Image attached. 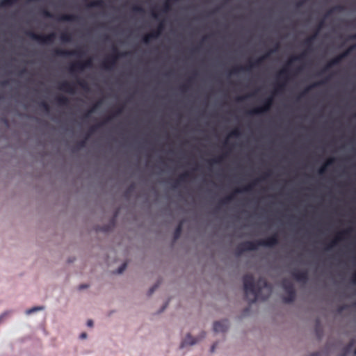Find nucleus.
Returning <instances> with one entry per match:
<instances>
[{"label":"nucleus","mask_w":356,"mask_h":356,"mask_svg":"<svg viewBox=\"0 0 356 356\" xmlns=\"http://www.w3.org/2000/svg\"><path fill=\"white\" fill-rule=\"evenodd\" d=\"M241 136V131H240V129L238 128H236L229 132V134L228 135V138H232V137L238 138Z\"/></svg>","instance_id":"obj_36"},{"label":"nucleus","mask_w":356,"mask_h":356,"mask_svg":"<svg viewBox=\"0 0 356 356\" xmlns=\"http://www.w3.org/2000/svg\"><path fill=\"white\" fill-rule=\"evenodd\" d=\"M86 140H87V138L83 140H81L79 143V147L80 148H82V147H84L86 146Z\"/></svg>","instance_id":"obj_57"},{"label":"nucleus","mask_w":356,"mask_h":356,"mask_svg":"<svg viewBox=\"0 0 356 356\" xmlns=\"http://www.w3.org/2000/svg\"><path fill=\"white\" fill-rule=\"evenodd\" d=\"M273 104V97L272 95L266 97L261 106H257L248 111V114L250 115H261L268 112Z\"/></svg>","instance_id":"obj_3"},{"label":"nucleus","mask_w":356,"mask_h":356,"mask_svg":"<svg viewBox=\"0 0 356 356\" xmlns=\"http://www.w3.org/2000/svg\"><path fill=\"white\" fill-rule=\"evenodd\" d=\"M278 243V236L276 234L266 238L264 240L258 241L259 247L272 248Z\"/></svg>","instance_id":"obj_12"},{"label":"nucleus","mask_w":356,"mask_h":356,"mask_svg":"<svg viewBox=\"0 0 356 356\" xmlns=\"http://www.w3.org/2000/svg\"><path fill=\"white\" fill-rule=\"evenodd\" d=\"M158 33H147L145 34L143 37V42L145 44H147L150 42V41L152 40V39H156L158 38Z\"/></svg>","instance_id":"obj_23"},{"label":"nucleus","mask_w":356,"mask_h":356,"mask_svg":"<svg viewBox=\"0 0 356 356\" xmlns=\"http://www.w3.org/2000/svg\"><path fill=\"white\" fill-rule=\"evenodd\" d=\"M163 29H164V24H163V22H161L159 24V25H158V26H157L156 30V31H152V33H158V34H159V35H158V38H159V37L161 35V33H162V31H163Z\"/></svg>","instance_id":"obj_41"},{"label":"nucleus","mask_w":356,"mask_h":356,"mask_svg":"<svg viewBox=\"0 0 356 356\" xmlns=\"http://www.w3.org/2000/svg\"><path fill=\"white\" fill-rule=\"evenodd\" d=\"M350 282L353 284L356 285V271H355L353 273V275L351 276Z\"/></svg>","instance_id":"obj_51"},{"label":"nucleus","mask_w":356,"mask_h":356,"mask_svg":"<svg viewBox=\"0 0 356 356\" xmlns=\"http://www.w3.org/2000/svg\"><path fill=\"white\" fill-rule=\"evenodd\" d=\"M58 89L60 91L65 92L70 95H74L76 92L75 87L73 83L63 81L58 83Z\"/></svg>","instance_id":"obj_14"},{"label":"nucleus","mask_w":356,"mask_h":356,"mask_svg":"<svg viewBox=\"0 0 356 356\" xmlns=\"http://www.w3.org/2000/svg\"><path fill=\"white\" fill-rule=\"evenodd\" d=\"M325 83V81H316L312 84H310L309 86H307L304 90L300 93V97L299 98L302 97H304L307 93H308L312 89L314 88H316L318 86H320L321 85H323L324 83Z\"/></svg>","instance_id":"obj_19"},{"label":"nucleus","mask_w":356,"mask_h":356,"mask_svg":"<svg viewBox=\"0 0 356 356\" xmlns=\"http://www.w3.org/2000/svg\"><path fill=\"white\" fill-rule=\"evenodd\" d=\"M307 0H300L298 1V2H296V6L297 8H300L302 7L305 3V2L307 1Z\"/></svg>","instance_id":"obj_50"},{"label":"nucleus","mask_w":356,"mask_h":356,"mask_svg":"<svg viewBox=\"0 0 356 356\" xmlns=\"http://www.w3.org/2000/svg\"><path fill=\"white\" fill-rule=\"evenodd\" d=\"M86 70L83 62H76L72 63L69 67V72L71 74H74L78 72H82Z\"/></svg>","instance_id":"obj_18"},{"label":"nucleus","mask_w":356,"mask_h":356,"mask_svg":"<svg viewBox=\"0 0 356 356\" xmlns=\"http://www.w3.org/2000/svg\"><path fill=\"white\" fill-rule=\"evenodd\" d=\"M86 69H90L92 67V60L91 58L83 62Z\"/></svg>","instance_id":"obj_44"},{"label":"nucleus","mask_w":356,"mask_h":356,"mask_svg":"<svg viewBox=\"0 0 356 356\" xmlns=\"http://www.w3.org/2000/svg\"><path fill=\"white\" fill-rule=\"evenodd\" d=\"M115 118V117L113 116V115H108L104 120V122H103L102 123H100L102 124V126L106 123H108L109 122H111V120H113V119Z\"/></svg>","instance_id":"obj_48"},{"label":"nucleus","mask_w":356,"mask_h":356,"mask_svg":"<svg viewBox=\"0 0 356 356\" xmlns=\"http://www.w3.org/2000/svg\"><path fill=\"white\" fill-rule=\"evenodd\" d=\"M54 53L56 56L60 57L75 56L77 58H81L83 56L81 51L79 50H65L56 49H54Z\"/></svg>","instance_id":"obj_10"},{"label":"nucleus","mask_w":356,"mask_h":356,"mask_svg":"<svg viewBox=\"0 0 356 356\" xmlns=\"http://www.w3.org/2000/svg\"><path fill=\"white\" fill-rule=\"evenodd\" d=\"M282 286L288 293V296L284 298V302L289 303L293 301L296 296L293 284L288 280H284L282 282Z\"/></svg>","instance_id":"obj_6"},{"label":"nucleus","mask_w":356,"mask_h":356,"mask_svg":"<svg viewBox=\"0 0 356 356\" xmlns=\"http://www.w3.org/2000/svg\"><path fill=\"white\" fill-rule=\"evenodd\" d=\"M327 168H328V167H327V166L325 165V164H324V163H323V165H322L318 168V175H323V174L326 172V170H327Z\"/></svg>","instance_id":"obj_46"},{"label":"nucleus","mask_w":356,"mask_h":356,"mask_svg":"<svg viewBox=\"0 0 356 356\" xmlns=\"http://www.w3.org/2000/svg\"><path fill=\"white\" fill-rule=\"evenodd\" d=\"M300 57H295V56H291L286 62V65L284 67H286L288 70V74L289 75V72L288 67L290 66L293 62L299 61Z\"/></svg>","instance_id":"obj_38"},{"label":"nucleus","mask_w":356,"mask_h":356,"mask_svg":"<svg viewBox=\"0 0 356 356\" xmlns=\"http://www.w3.org/2000/svg\"><path fill=\"white\" fill-rule=\"evenodd\" d=\"M41 14L43 17H46V18H49V19L54 18V15L50 11L47 10V9H42L41 10Z\"/></svg>","instance_id":"obj_39"},{"label":"nucleus","mask_w":356,"mask_h":356,"mask_svg":"<svg viewBox=\"0 0 356 356\" xmlns=\"http://www.w3.org/2000/svg\"><path fill=\"white\" fill-rule=\"evenodd\" d=\"M56 102L58 106H67L69 105V99L65 96H58L56 98Z\"/></svg>","instance_id":"obj_26"},{"label":"nucleus","mask_w":356,"mask_h":356,"mask_svg":"<svg viewBox=\"0 0 356 356\" xmlns=\"http://www.w3.org/2000/svg\"><path fill=\"white\" fill-rule=\"evenodd\" d=\"M226 154H222L218 157L213 158L208 161L209 164L211 165H217L221 163L225 159Z\"/></svg>","instance_id":"obj_30"},{"label":"nucleus","mask_w":356,"mask_h":356,"mask_svg":"<svg viewBox=\"0 0 356 356\" xmlns=\"http://www.w3.org/2000/svg\"><path fill=\"white\" fill-rule=\"evenodd\" d=\"M292 276L300 282H306L308 280V275L307 271H300L294 270L291 273Z\"/></svg>","instance_id":"obj_16"},{"label":"nucleus","mask_w":356,"mask_h":356,"mask_svg":"<svg viewBox=\"0 0 356 356\" xmlns=\"http://www.w3.org/2000/svg\"><path fill=\"white\" fill-rule=\"evenodd\" d=\"M278 46L277 45L275 47L269 49L265 54L257 58L254 60V64L257 65L258 67L262 63V62L267 58H268L273 54H275L277 51Z\"/></svg>","instance_id":"obj_15"},{"label":"nucleus","mask_w":356,"mask_h":356,"mask_svg":"<svg viewBox=\"0 0 356 356\" xmlns=\"http://www.w3.org/2000/svg\"><path fill=\"white\" fill-rule=\"evenodd\" d=\"M190 174L188 172H184L179 175L178 179L174 183L173 188H177L180 182H184L189 177Z\"/></svg>","instance_id":"obj_24"},{"label":"nucleus","mask_w":356,"mask_h":356,"mask_svg":"<svg viewBox=\"0 0 356 356\" xmlns=\"http://www.w3.org/2000/svg\"><path fill=\"white\" fill-rule=\"evenodd\" d=\"M252 95H253V94H250V95H245V96H239L237 97V101H238V102L243 101L244 99H245L248 97H251Z\"/></svg>","instance_id":"obj_53"},{"label":"nucleus","mask_w":356,"mask_h":356,"mask_svg":"<svg viewBox=\"0 0 356 356\" xmlns=\"http://www.w3.org/2000/svg\"><path fill=\"white\" fill-rule=\"evenodd\" d=\"M127 264H126V263L122 264V265H121V266L118 268V270L115 271V273H117V274H121V273H122L125 270V269L127 268Z\"/></svg>","instance_id":"obj_45"},{"label":"nucleus","mask_w":356,"mask_h":356,"mask_svg":"<svg viewBox=\"0 0 356 356\" xmlns=\"http://www.w3.org/2000/svg\"><path fill=\"white\" fill-rule=\"evenodd\" d=\"M101 126H102V124L99 123V124H98L97 125L91 127V128L90 129V133L94 132L97 129H98Z\"/></svg>","instance_id":"obj_56"},{"label":"nucleus","mask_w":356,"mask_h":356,"mask_svg":"<svg viewBox=\"0 0 356 356\" xmlns=\"http://www.w3.org/2000/svg\"><path fill=\"white\" fill-rule=\"evenodd\" d=\"M235 192L234 191L232 194L225 196L224 198L221 199L220 200V204L222 205H226L228 204L231 201H232L234 199Z\"/></svg>","instance_id":"obj_31"},{"label":"nucleus","mask_w":356,"mask_h":356,"mask_svg":"<svg viewBox=\"0 0 356 356\" xmlns=\"http://www.w3.org/2000/svg\"><path fill=\"white\" fill-rule=\"evenodd\" d=\"M17 0H1L0 7L10 6L15 4Z\"/></svg>","instance_id":"obj_35"},{"label":"nucleus","mask_w":356,"mask_h":356,"mask_svg":"<svg viewBox=\"0 0 356 356\" xmlns=\"http://www.w3.org/2000/svg\"><path fill=\"white\" fill-rule=\"evenodd\" d=\"M170 9H171V6H170V1H168V0H165V3H163V9H162L163 13H167L170 10Z\"/></svg>","instance_id":"obj_40"},{"label":"nucleus","mask_w":356,"mask_h":356,"mask_svg":"<svg viewBox=\"0 0 356 356\" xmlns=\"http://www.w3.org/2000/svg\"><path fill=\"white\" fill-rule=\"evenodd\" d=\"M44 309H45L44 306H35V307H33L30 309H26L24 313L26 316H29L33 313L44 311Z\"/></svg>","instance_id":"obj_27"},{"label":"nucleus","mask_w":356,"mask_h":356,"mask_svg":"<svg viewBox=\"0 0 356 356\" xmlns=\"http://www.w3.org/2000/svg\"><path fill=\"white\" fill-rule=\"evenodd\" d=\"M181 230H182V223L180 222L178 225V226L177 227V228L175 229V231L174 233V239L175 240H177L179 238Z\"/></svg>","instance_id":"obj_37"},{"label":"nucleus","mask_w":356,"mask_h":356,"mask_svg":"<svg viewBox=\"0 0 356 356\" xmlns=\"http://www.w3.org/2000/svg\"><path fill=\"white\" fill-rule=\"evenodd\" d=\"M80 17L74 14H64L58 17L57 20L59 22H78Z\"/></svg>","instance_id":"obj_17"},{"label":"nucleus","mask_w":356,"mask_h":356,"mask_svg":"<svg viewBox=\"0 0 356 356\" xmlns=\"http://www.w3.org/2000/svg\"><path fill=\"white\" fill-rule=\"evenodd\" d=\"M305 56H306V52L305 51L302 52L300 54H299L298 56H295V57H300L299 61L302 60L305 58Z\"/></svg>","instance_id":"obj_55"},{"label":"nucleus","mask_w":356,"mask_h":356,"mask_svg":"<svg viewBox=\"0 0 356 356\" xmlns=\"http://www.w3.org/2000/svg\"><path fill=\"white\" fill-rule=\"evenodd\" d=\"M87 7L90 8H103L104 7V1L103 0H94L89 2L87 4Z\"/></svg>","instance_id":"obj_25"},{"label":"nucleus","mask_w":356,"mask_h":356,"mask_svg":"<svg viewBox=\"0 0 356 356\" xmlns=\"http://www.w3.org/2000/svg\"><path fill=\"white\" fill-rule=\"evenodd\" d=\"M122 111H123L122 108H118V109H117V110H116V111L113 113V116H114L115 118L118 117L119 115H120L122 114Z\"/></svg>","instance_id":"obj_49"},{"label":"nucleus","mask_w":356,"mask_h":356,"mask_svg":"<svg viewBox=\"0 0 356 356\" xmlns=\"http://www.w3.org/2000/svg\"><path fill=\"white\" fill-rule=\"evenodd\" d=\"M93 113H90V110L89 109L87 111V112L84 114L83 117L84 118H88Z\"/></svg>","instance_id":"obj_61"},{"label":"nucleus","mask_w":356,"mask_h":356,"mask_svg":"<svg viewBox=\"0 0 356 356\" xmlns=\"http://www.w3.org/2000/svg\"><path fill=\"white\" fill-rule=\"evenodd\" d=\"M198 342L195 338L193 337L191 334H187L185 340L183 341L181 346L184 347L185 346H193Z\"/></svg>","instance_id":"obj_22"},{"label":"nucleus","mask_w":356,"mask_h":356,"mask_svg":"<svg viewBox=\"0 0 356 356\" xmlns=\"http://www.w3.org/2000/svg\"><path fill=\"white\" fill-rule=\"evenodd\" d=\"M344 8L342 6L337 5L330 8L325 15V18H327L330 15H332L335 11H342Z\"/></svg>","instance_id":"obj_33"},{"label":"nucleus","mask_w":356,"mask_h":356,"mask_svg":"<svg viewBox=\"0 0 356 356\" xmlns=\"http://www.w3.org/2000/svg\"><path fill=\"white\" fill-rule=\"evenodd\" d=\"M132 11L136 13H143L145 10L142 6L136 5L132 7Z\"/></svg>","instance_id":"obj_43"},{"label":"nucleus","mask_w":356,"mask_h":356,"mask_svg":"<svg viewBox=\"0 0 356 356\" xmlns=\"http://www.w3.org/2000/svg\"><path fill=\"white\" fill-rule=\"evenodd\" d=\"M41 106L47 111H48L49 109V105L44 102H42V104H41Z\"/></svg>","instance_id":"obj_58"},{"label":"nucleus","mask_w":356,"mask_h":356,"mask_svg":"<svg viewBox=\"0 0 356 356\" xmlns=\"http://www.w3.org/2000/svg\"><path fill=\"white\" fill-rule=\"evenodd\" d=\"M88 337V334L86 332H83L80 334L79 338L81 339H86Z\"/></svg>","instance_id":"obj_62"},{"label":"nucleus","mask_w":356,"mask_h":356,"mask_svg":"<svg viewBox=\"0 0 356 356\" xmlns=\"http://www.w3.org/2000/svg\"><path fill=\"white\" fill-rule=\"evenodd\" d=\"M60 40L62 42L68 43L72 42V38L70 34L64 33L60 35Z\"/></svg>","instance_id":"obj_34"},{"label":"nucleus","mask_w":356,"mask_h":356,"mask_svg":"<svg viewBox=\"0 0 356 356\" xmlns=\"http://www.w3.org/2000/svg\"><path fill=\"white\" fill-rule=\"evenodd\" d=\"M335 161V158L334 157H330L329 159H327L326 160V161L324 163V164H325V165L327 167L332 165Z\"/></svg>","instance_id":"obj_47"},{"label":"nucleus","mask_w":356,"mask_h":356,"mask_svg":"<svg viewBox=\"0 0 356 356\" xmlns=\"http://www.w3.org/2000/svg\"><path fill=\"white\" fill-rule=\"evenodd\" d=\"M244 292L250 303H254L258 300H265L272 293V286L264 278H259L255 283L252 275L243 277Z\"/></svg>","instance_id":"obj_1"},{"label":"nucleus","mask_w":356,"mask_h":356,"mask_svg":"<svg viewBox=\"0 0 356 356\" xmlns=\"http://www.w3.org/2000/svg\"><path fill=\"white\" fill-rule=\"evenodd\" d=\"M350 40H356V33L349 36Z\"/></svg>","instance_id":"obj_64"},{"label":"nucleus","mask_w":356,"mask_h":356,"mask_svg":"<svg viewBox=\"0 0 356 356\" xmlns=\"http://www.w3.org/2000/svg\"><path fill=\"white\" fill-rule=\"evenodd\" d=\"M129 54L127 51L120 52L116 47L113 48V54L111 57L104 59L101 63V67L106 71H111L114 69L117 60L122 57Z\"/></svg>","instance_id":"obj_2"},{"label":"nucleus","mask_w":356,"mask_h":356,"mask_svg":"<svg viewBox=\"0 0 356 356\" xmlns=\"http://www.w3.org/2000/svg\"><path fill=\"white\" fill-rule=\"evenodd\" d=\"M229 327V322L227 319L213 323V330L217 333H223L227 331Z\"/></svg>","instance_id":"obj_13"},{"label":"nucleus","mask_w":356,"mask_h":356,"mask_svg":"<svg viewBox=\"0 0 356 356\" xmlns=\"http://www.w3.org/2000/svg\"><path fill=\"white\" fill-rule=\"evenodd\" d=\"M351 232L352 228H348L339 232L336 237L332 240L329 244H327V245L325 248V250L326 251H330L334 247L337 245L339 241H343L345 238V236H349Z\"/></svg>","instance_id":"obj_7"},{"label":"nucleus","mask_w":356,"mask_h":356,"mask_svg":"<svg viewBox=\"0 0 356 356\" xmlns=\"http://www.w3.org/2000/svg\"><path fill=\"white\" fill-rule=\"evenodd\" d=\"M270 174L269 172H265L264 176L256 179L252 183L249 184L243 188H236L234 190L235 193H245L251 192L253 189V187L257 184V182L261 181L262 180L266 179L267 177H270Z\"/></svg>","instance_id":"obj_9"},{"label":"nucleus","mask_w":356,"mask_h":356,"mask_svg":"<svg viewBox=\"0 0 356 356\" xmlns=\"http://www.w3.org/2000/svg\"><path fill=\"white\" fill-rule=\"evenodd\" d=\"M355 49H356V44L350 46L343 52L338 55V56L339 58H340V60H341L344 58L347 57Z\"/></svg>","instance_id":"obj_29"},{"label":"nucleus","mask_w":356,"mask_h":356,"mask_svg":"<svg viewBox=\"0 0 356 356\" xmlns=\"http://www.w3.org/2000/svg\"><path fill=\"white\" fill-rule=\"evenodd\" d=\"M259 248L258 241H245L241 243L236 249L237 254L240 255L243 252L254 251Z\"/></svg>","instance_id":"obj_8"},{"label":"nucleus","mask_w":356,"mask_h":356,"mask_svg":"<svg viewBox=\"0 0 356 356\" xmlns=\"http://www.w3.org/2000/svg\"><path fill=\"white\" fill-rule=\"evenodd\" d=\"M258 65L254 64V60L250 61L248 65L246 66H238L233 68L230 72L229 75H236L241 72H249L253 68L257 67Z\"/></svg>","instance_id":"obj_11"},{"label":"nucleus","mask_w":356,"mask_h":356,"mask_svg":"<svg viewBox=\"0 0 356 356\" xmlns=\"http://www.w3.org/2000/svg\"><path fill=\"white\" fill-rule=\"evenodd\" d=\"M188 87L186 84L182 85L180 87V90L181 92H186L188 90Z\"/></svg>","instance_id":"obj_60"},{"label":"nucleus","mask_w":356,"mask_h":356,"mask_svg":"<svg viewBox=\"0 0 356 356\" xmlns=\"http://www.w3.org/2000/svg\"><path fill=\"white\" fill-rule=\"evenodd\" d=\"M12 309H6L0 314V324L3 323L12 314Z\"/></svg>","instance_id":"obj_32"},{"label":"nucleus","mask_w":356,"mask_h":356,"mask_svg":"<svg viewBox=\"0 0 356 356\" xmlns=\"http://www.w3.org/2000/svg\"><path fill=\"white\" fill-rule=\"evenodd\" d=\"M341 60H340V58H339L338 56L334 57V58L331 59L323 68L322 72L324 73L327 72L328 70H330L332 67L339 64Z\"/></svg>","instance_id":"obj_21"},{"label":"nucleus","mask_w":356,"mask_h":356,"mask_svg":"<svg viewBox=\"0 0 356 356\" xmlns=\"http://www.w3.org/2000/svg\"><path fill=\"white\" fill-rule=\"evenodd\" d=\"M278 79H283L282 82L278 83L274 90L275 94L282 92L286 86L287 81L289 80L288 70L286 67L282 68L277 74Z\"/></svg>","instance_id":"obj_5"},{"label":"nucleus","mask_w":356,"mask_h":356,"mask_svg":"<svg viewBox=\"0 0 356 356\" xmlns=\"http://www.w3.org/2000/svg\"><path fill=\"white\" fill-rule=\"evenodd\" d=\"M152 17L155 19H159V14L154 11H152L151 13Z\"/></svg>","instance_id":"obj_59"},{"label":"nucleus","mask_w":356,"mask_h":356,"mask_svg":"<svg viewBox=\"0 0 356 356\" xmlns=\"http://www.w3.org/2000/svg\"><path fill=\"white\" fill-rule=\"evenodd\" d=\"M77 83H78L80 86H81V87H83V88H84V87H85V86H86V83H85L84 81H81V80H78V81H77Z\"/></svg>","instance_id":"obj_63"},{"label":"nucleus","mask_w":356,"mask_h":356,"mask_svg":"<svg viewBox=\"0 0 356 356\" xmlns=\"http://www.w3.org/2000/svg\"><path fill=\"white\" fill-rule=\"evenodd\" d=\"M305 56H306V52L305 51L302 52L300 54H299L298 56H295V57H300L299 61L302 60L305 58Z\"/></svg>","instance_id":"obj_54"},{"label":"nucleus","mask_w":356,"mask_h":356,"mask_svg":"<svg viewBox=\"0 0 356 356\" xmlns=\"http://www.w3.org/2000/svg\"><path fill=\"white\" fill-rule=\"evenodd\" d=\"M325 83V81H316L312 84H310L309 86H307L304 90L300 93V97L299 98L302 97H304L307 93H308L312 89L314 88H316L318 86H320L321 85H323L324 83Z\"/></svg>","instance_id":"obj_20"},{"label":"nucleus","mask_w":356,"mask_h":356,"mask_svg":"<svg viewBox=\"0 0 356 356\" xmlns=\"http://www.w3.org/2000/svg\"><path fill=\"white\" fill-rule=\"evenodd\" d=\"M102 101H99L97 102H96L93 106L90 109V113H95L102 106Z\"/></svg>","instance_id":"obj_42"},{"label":"nucleus","mask_w":356,"mask_h":356,"mask_svg":"<svg viewBox=\"0 0 356 356\" xmlns=\"http://www.w3.org/2000/svg\"><path fill=\"white\" fill-rule=\"evenodd\" d=\"M325 19L326 18L324 17V19L319 22L316 31L319 32L321 31V29L323 28Z\"/></svg>","instance_id":"obj_52"},{"label":"nucleus","mask_w":356,"mask_h":356,"mask_svg":"<svg viewBox=\"0 0 356 356\" xmlns=\"http://www.w3.org/2000/svg\"><path fill=\"white\" fill-rule=\"evenodd\" d=\"M318 35V31H316L313 35L307 37L303 42L304 44L308 47H311L314 40H316L317 38Z\"/></svg>","instance_id":"obj_28"},{"label":"nucleus","mask_w":356,"mask_h":356,"mask_svg":"<svg viewBox=\"0 0 356 356\" xmlns=\"http://www.w3.org/2000/svg\"><path fill=\"white\" fill-rule=\"evenodd\" d=\"M26 35L33 40L37 41L40 44H49L53 43L56 33L52 32L48 35L37 34L33 31L26 32Z\"/></svg>","instance_id":"obj_4"}]
</instances>
